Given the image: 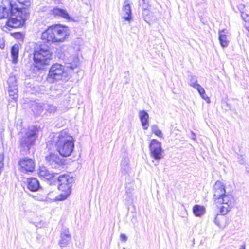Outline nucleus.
<instances>
[{
	"mask_svg": "<svg viewBox=\"0 0 249 249\" xmlns=\"http://www.w3.org/2000/svg\"><path fill=\"white\" fill-rule=\"evenodd\" d=\"M26 11L12 1L5 0L0 6V19L9 18L6 25L11 28H18L25 24L28 16Z\"/></svg>",
	"mask_w": 249,
	"mask_h": 249,
	"instance_id": "obj_1",
	"label": "nucleus"
},
{
	"mask_svg": "<svg viewBox=\"0 0 249 249\" xmlns=\"http://www.w3.org/2000/svg\"><path fill=\"white\" fill-rule=\"evenodd\" d=\"M69 35V29L66 26L55 24L48 27L42 33L41 39L49 44L64 41Z\"/></svg>",
	"mask_w": 249,
	"mask_h": 249,
	"instance_id": "obj_2",
	"label": "nucleus"
},
{
	"mask_svg": "<svg viewBox=\"0 0 249 249\" xmlns=\"http://www.w3.org/2000/svg\"><path fill=\"white\" fill-rule=\"evenodd\" d=\"M55 146L59 154L64 157L71 155L74 148V140L66 130L58 134Z\"/></svg>",
	"mask_w": 249,
	"mask_h": 249,
	"instance_id": "obj_3",
	"label": "nucleus"
},
{
	"mask_svg": "<svg viewBox=\"0 0 249 249\" xmlns=\"http://www.w3.org/2000/svg\"><path fill=\"white\" fill-rule=\"evenodd\" d=\"M33 55L35 66L38 69H42L44 66L48 65L52 58L49 45L42 43L36 44Z\"/></svg>",
	"mask_w": 249,
	"mask_h": 249,
	"instance_id": "obj_4",
	"label": "nucleus"
},
{
	"mask_svg": "<svg viewBox=\"0 0 249 249\" xmlns=\"http://www.w3.org/2000/svg\"><path fill=\"white\" fill-rule=\"evenodd\" d=\"M40 128L38 125H33L28 127L24 135L19 140L21 152L27 153L29 151L31 147L35 144Z\"/></svg>",
	"mask_w": 249,
	"mask_h": 249,
	"instance_id": "obj_5",
	"label": "nucleus"
},
{
	"mask_svg": "<svg viewBox=\"0 0 249 249\" xmlns=\"http://www.w3.org/2000/svg\"><path fill=\"white\" fill-rule=\"evenodd\" d=\"M69 78L68 72L65 70V66L59 63H55L49 69L47 81L52 84L59 81H67Z\"/></svg>",
	"mask_w": 249,
	"mask_h": 249,
	"instance_id": "obj_6",
	"label": "nucleus"
},
{
	"mask_svg": "<svg viewBox=\"0 0 249 249\" xmlns=\"http://www.w3.org/2000/svg\"><path fill=\"white\" fill-rule=\"evenodd\" d=\"M215 202L221 203L222 205L220 208V213L221 215H225L233 207L234 199L232 195L225 194L217 200Z\"/></svg>",
	"mask_w": 249,
	"mask_h": 249,
	"instance_id": "obj_7",
	"label": "nucleus"
},
{
	"mask_svg": "<svg viewBox=\"0 0 249 249\" xmlns=\"http://www.w3.org/2000/svg\"><path fill=\"white\" fill-rule=\"evenodd\" d=\"M9 86L8 91L9 98L8 99L9 105L14 106L17 104V100L18 97V86L15 77H10L8 80Z\"/></svg>",
	"mask_w": 249,
	"mask_h": 249,
	"instance_id": "obj_8",
	"label": "nucleus"
},
{
	"mask_svg": "<svg viewBox=\"0 0 249 249\" xmlns=\"http://www.w3.org/2000/svg\"><path fill=\"white\" fill-rule=\"evenodd\" d=\"M149 147L150 155L152 158L157 161V163H155V165H157L158 164L159 161L163 158L161 143L156 139H152L151 141Z\"/></svg>",
	"mask_w": 249,
	"mask_h": 249,
	"instance_id": "obj_9",
	"label": "nucleus"
},
{
	"mask_svg": "<svg viewBox=\"0 0 249 249\" xmlns=\"http://www.w3.org/2000/svg\"><path fill=\"white\" fill-rule=\"evenodd\" d=\"M46 163L52 168H57L64 165V160L57 154L50 152L45 156Z\"/></svg>",
	"mask_w": 249,
	"mask_h": 249,
	"instance_id": "obj_10",
	"label": "nucleus"
},
{
	"mask_svg": "<svg viewBox=\"0 0 249 249\" xmlns=\"http://www.w3.org/2000/svg\"><path fill=\"white\" fill-rule=\"evenodd\" d=\"M58 182V188L59 190H68L71 189V184L73 182L74 179L68 175L62 174L59 176H55Z\"/></svg>",
	"mask_w": 249,
	"mask_h": 249,
	"instance_id": "obj_11",
	"label": "nucleus"
},
{
	"mask_svg": "<svg viewBox=\"0 0 249 249\" xmlns=\"http://www.w3.org/2000/svg\"><path fill=\"white\" fill-rule=\"evenodd\" d=\"M19 164L23 173L32 172L35 168V163L32 159L23 158L20 159Z\"/></svg>",
	"mask_w": 249,
	"mask_h": 249,
	"instance_id": "obj_12",
	"label": "nucleus"
},
{
	"mask_svg": "<svg viewBox=\"0 0 249 249\" xmlns=\"http://www.w3.org/2000/svg\"><path fill=\"white\" fill-rule=\"evenodd\" d=\"M213 199L215 202L226 194L225 187L222 182L216 181L213 187Z\"/></svg>",
	"mask_w": 249,
	"mask_h": 249,
	"instance_id": "obj_13",
	"label": "nucleus"
},
{
	"mask_svg": "<svg viewBox=\"0 0 249 249\" xmlns=\"http://www.w3.org/2000/svg\"><path fill=\"white\" fill-rule=\"evenodd\" d=\"M38 174L41 179L47 180H50L53 178L55 179V176L58 175L57 173L50 171L48 168L44 166H39Z\"/></svg>",
	"mask_w": 249,
	"mask_h": 249,
	"instance_id": "obj_14",
	"label": "nucleus"
},
{
	"mask_svg": "<svg viewBox=\"0 0 249 249\" xmlns=\"http://www.w3.org/2000/svg\"><path fill=\"white\" fill-rule=\"evenodd\" d=\"M59 244L61 247L67 246L71 241V235L69 229H64L61 231Z\"/></svg>",
	"mask_w": 249,
	"mask_h": 249,
	"instance_id": "obj_15",
	"label": "nucleus"
},
{
	"mask_svg": "<svg viewBox=\"0 0 249 249\" xmlns=\"http://www.w3.org/2000/svg\"><path fill=\"white\" fill-rule=\"evenodd\" d=\"M51 12L55 17H61L69 21L73 20L65 9L59 8L58 7H55L51 11Z\"/></svg>",
	"mask_w": 249,
	"mask_h": 249,
	"instance_id": "obj_16",
	"label": "nucleus"
},
{
	"mask_svg": "<svg viewBox=\"0 0 249 249\" xmlns=\"http://www.w3.org/2000/svg\"><path fill=\"white\" fill-rule=\"evenodd\" d=\"M122 18L126 21H130L132 19V12L130 4L128 1H125L123 7Z\"/></svg>",
	"mask_w": 249,
	"mask_h": 249,
	"instance_id": "obj_17",
	"label": "nucleus"
},
{
	"mask_svg": "<svg viewBox=\"0 0 249 249\" xmlns=\"http://www.w3.org/2000/svg\"><path fill=\"white\" fill-rule=\"evenodd\" d=\"M139 118L142 128L144 130L148 129L149 126V115L145 110H140L139 112Z\"/></svg>",
	"mask_w": 249,
	"mask_h": 249,
	"instance_id": "obj_18",
	"label": "nucleus"
},
{
	"mask_svg": "<svg viewBox=\"0 0 249 249\" xmlns=\"http://www.w3.org/2000/svg\"><path fill=\"white\" fill-rule=\"evenodd\" d=\"M27 188L32 192H36L41 188L39 181L36 178H28L27 180Z\"/></svg>",
	"mask_w": 249,
	"mask_h": 249,
	"instance_id": "obj_19",
	"label": "nucleus"
},
{
	"mask_svg": "<svg viewBox=\"0 0 249 249\" xmlns=\"http://www.w3.org/2000/svg\"><path fill=\"white\" fill-rule=\"evenodd\" d=\"M227 32L225 29L220 30L218 32V38L221 46L223 48L227 47L229 44V41L227 39Z\"/></svg>",
	"mask_w": 249,
	"mask_h": 249,
	"instance_id": "obj_20",
	"label": "nucleus"
},
{
	"mask_svg": "<svg viewBox=\"0 0 249 249\" xmlns=\"http://www.w3.org/2000/svg\"><path fill=\"white\" fill-rule=\"evenodd\" d=\"M31 108L34 114L38 116L44 110V106H43L41 103L34 102L32 104Z\"/></svg>",
	"mask_w": 249,
	"mask_h": 249,
	"instance_id": "obj_21",
	"label": "nucleus"
},
{
	"mask_svg": "<svg viewBox=\"0 0 249 249\" xmlns=\"http://www.w3.org/2000/svg\"><path fill=\"white\" fill-rule=\"evenodd\" d=\"M19 54V46L18 44L14 45L11 48V55L12 58V62L16 64L18 61Z\"/></svg>",
	"mask_w": 249,
	"mask_h": 249,
	"instance_id": "obj_22",
	"label": "nucleus"
},
{
	"mask_svg": "<svg viewBox=\"0 0 249 249\" xmlns=\"http://www.w3.org/2000/svg\"><path fill=\"white\" fill-rule=\"evenodd\" d=\"M129 171V160L125 158L121 162V172L123 175H127L128 174Z\"/></svg>",
	"mask_w": 249,
	"mask_h": 249,
	"instance_id": "obj_23",
	"label": "nucleus"
},
{
	"mask_svg": "<svg viewBox=\"0 0 249 249\" xmlns=\"http://www.w3.org/2000/svg\"><path fill=\"white\" fill-rule=\"evenodd\" d=\"M194 215L197 217H200L205 213V208L203 206L195 205L193 208Z\"/></svg>",
	"mask_w": 249,
	"mask_h": 249,
	"instance_id": "obj_24",
	"label": "nucleus"
},
{
	"mask_svg": "<svg viewBox=\"0 0 249 249\" xmlns=\"http://www.w3.org/2000/svg\"><path fill=\"white\" fill-rule=\"evenodd\" d=\"M44 110L47 115L53 114L56 112L57 107L53 104H47L44 105Z\"/></svg>",
	"mask_w": 249,
	"mask_h": 249,
	"instance_id": "obj_25",
	"label": "nucleus"
},
{
	"mask_svg": "<svg viewBox=\"0 0 249 249\" xmlns=\"http://www.w3.org/2000/svg\"><path fill=\"white\" fill-rule=\"evenodd\" d=\"M68 62L70 64V66H68V67L70 68L71 69H73L78 65L79 59L77 57L71 56L68 59Z\"/></svg>",
	"mask_w": 249,
	"mask_h": 249,
	"instance_id": "obj_26",
	"label": "nucleus"
},
{
	"mask_svg": "<svg viewBox=\"0 0 249 249\" xmlns=\"http://www.w3.org/2000/svg\"><path fill=\"white\" fill-rule=\"evenodd\" d=\"M196 88H195V89L197 90V91L199 93L200 96L203 99L205 100L207 102H208V101H210V99L206 95L204 88L199 84L198 85H196Z\"/></svg>",
	"mask_w": 249,
	"mask_h": 249,
	"instance_id": "obj_27",
	"label": "nucleus"
},
{
	"mask_svg": "<svg viewBox=\"0 0 249 249\" xmlns=\"http://www.w3.org/2000/svg\"><path fill=\"white\" fill-rule=\"evenodd\" d=\"M148 7H146L145 6L142 8V15L144 20L147 23H149L151 21L152 18L150 17L151 13L148 9Z\"/></svg>",
	"mask_w": 249,
	"mask_h": 249,
	"instance_id": "obj_28",
	"label": "nucleus"
},
{
	"mask_svg": "<svg viewBox=\"0 0 249 249\" xmlns=\"http://www.w3.org/2000/svg\"><path fill=\"white\" fill-rule=\"evenodd\" d=\"M61 191L64 192V193L61 194L56 197L55 199L57 201H62L66 199L71 193V189Z\"/></svg>",
	"mask_w": 249,
	"mask_h": 249,
	"instance_id": "obj_29",
	"label": "nucleus"
},
{
	"mask_svg": "<svg viewBox=\"0 0 249 249\" xmlns=\"http://www.w3.org/2000/svg\"><path fill=\"white\" fill-rule=\"evenodd\" d=\"M151 131L155 135L160 137L162 138L163 135L160 130L159 129L158 126L156 124H153L151 126Z\"/></svg>",
	"mask_w": 249,
	"mask_h": 249,
	"instance_id": "obj_30",
	"label": "nucleus"
},
{
	"mask_svg": "<svg viewBox=\"0 0 249 249\" xmlns=\"http://www.w3.org/2000/svg\"><path fill=\"white\" fill-rule=\"evenodd\" d=\"M241 17L245 21V27L249 31V14L242 12Z\"/></svg>",
	"mask_w": 249,
	"mask_h": 249,
	"instance_id": "obj_31",
	"label": "nucleus"
},
{
	"mask_svg": "<svg viewBox=\"0 0 249 249\" xmlns=\"http://www.w3.org/2000/svg\"><path fill=\"white\" fill-rule=\"evenodd\" d=\"M189 84L194 88L196 87V85H199L197 82V77L195 76H190L189 79Z\"/></svg>",
	"mask_w": 249,
	"mask_h": 249,
	"instance_id": "obj_32",
	"label": "nucleus"
},
{
	"mask_svg": "<svg viewBox=\"0 0 249 249\" xmlns=\"http://www.w3.org/2000/svg\"><path fill=\"white\" fill-rule=\"evenodd\" d=\"M222 219H223L222 216L219 214H217L215 216L213 220V222L215 223V224L218 226L219 228H221L222 226L221 223Z\"/></svg>",
	"mask_w": 249,
	"mask_h": 249,
	"instance_id": "obj_33",
	"label": "nucleus"
},
{
	"mask_svg": "<svg viewBox=\"0 0 249 249\" xmlns=\"http://www.w3.org/2000/svg\"><path fill=\"white\" fill-rule=\"evenodd\" d=\"M14 37L17 39L22 40L24 38L23 35L20 32H16L13 34Z\"/></svg>",
	"mask_w": 249,
	"mask_h": 249,
	"instance_id": "obj_34",
	"label": "nucleus"
},
{
	"mask_svg": "<svg viewBox=\"0 0 249 249\" xmlns=\"http://www.w3.org/2000/svg\"><path fill=\"white\" fill-rule=\"evenodd\" d=\"M18 2L22 5L28 7L31 5V2L30 0H17Z\"/></svg>",
	"mask_w": 249,
	"mask_h": 249,
	"instance_id": "obj_35",
	"label": "nucleus"
},
{
	"mask_svg": "<svg viewBox=\"0 0 249 249\" xmlns=\"http://www.w3.org/2000/svg\"><path fill=\"white\" fill-rule=\"evenodd\" d=\"M139 4L140 6L142 7V8H143L144 6L146 7L149 6L147 0H139Z\"/></svg>",
	"mask_w": 249,
	"mask_h": 249,
	"instance_id": "obj_36",
	"label": "nucleus"
},
{
	"mask_svg": "<svg viewBox=\"0 0 249 249\" xmlns=\"http://www.w3.org/2000/svg\"><path fill=\"white\" fill-rule=\"evenodd\" d=\"M120 238L121 240L124 242H125L127 239V236L124 234H121Z\"/></svg>",
	"mask_w": 249,
	"mask_h": 249,
	"instance_id": "obj_37",
	"label": "nucleus"
},
{
	"mask_svg": "<svg viewBox=\"0 0 249 249\" xmlns=\"http://www.w3.org/2000/svg\"><path fill=\"white\" fill-rule=\"evenodd\" d=\"M238 9L241 12V14H242V12H244L243 11H242V10H243V9L245 8L244 5H240L238 6Z\"/></svg>",
	"mask_w": 249,
	"mask_h": 249,
	"instance_id": "obj_38",
	"label": "nucleus"
},
{
	"mask_svg": "<svg viewBox=\"0 0 249 249\" xmlns=\"http://www.w3.org/2000/svg\"><path fill=\"white\" fill-rule=\"evenodd\" d=\"M191 138L193 140L196 139V135L193 131H191Z\"/></svg>",
	"mask_w": 249,
	"mask_h": 249,
	"instance_id": "obj_39",
	"label": "nucleus"
},
{
	"mask_svg": "<svg viewBox=\"0 0 249 249\" xmlns=\"http://www.w3.org/2000/svg\"><path fill=\"white\" fill-rule=\"evenodd\" d=\"M239 249H246L245 243H244L242 245L240 246Z\"/></svg>",
	"mask_w": 249,
	"mask_h": 249,
	"instance_id": "obj_40",
	"label": "nucleus"
},
{
	"mask_svg": "<svg viewBox=\"0 0 249 249\" xmlns=\"http://www.w3.org/2000/svg\"><path fill=\"white\" fill-rule=\"evenodd\" d=\"M126 193L127 194H128L129 196H131V193H130V192L129 193L128 189V188L127 187L126 188Z\"/></svg>",
	"mask_w": 249,
	"mask_h": 249,
	"instance_id": "obj_41",
	"label": "nucleus"
},
{
	"mask_svg": "<svg viewBox=\"0 0 249 249\" xmlns=\"http://www.w3.org/2000/svg\"><path fill=\"white\" fill-rule=\"evenodd\" d=\"M124 74L125 75V77H126L127 76H129V71H127L125 72Z\"/></svg>",
	"mask_w": 249,
	"mask_h": 249,
	"instance_id": "obj_42",
	"label": "nucleus"
},
{
	"mask_svg": "<svg viewBox=\"0 0 249 249\" xmlns=\"http://www.w3.org/2000/svg\"><path fill=\"white\" fill-rule=\"evenodd\" d=\"M129 83V81L128 80H126L125 82V84H127V83Z\"/></svg>",
	"mask_w": 249,
	"mask_h": 249,
	"instance_id": "obj_43",
	"label": "nucleus"
}]
</instances>
